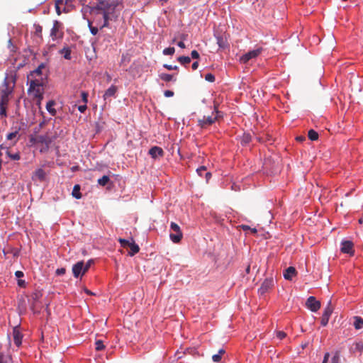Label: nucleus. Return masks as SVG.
<instances>
[{"mask_svg":"<svg viewBox=\"0 0 363 363\" xmlns=\"http://www.w3.org/2000/svg\"><path fill=\"white\" fill-rule=\"evenodd\" d=\"M45 65L41 63L28 76V83H30L28 95L29 98L32 99V102L30 103L35 109L40 108V102L43 99L42 69H45Z\"/></svg>","mask_w":363,"mask_h":363,"instance_id":"nucleus-1","label":"nucleus"},{"mask_svg":"<svg viewBox=\"0 0 363 363\" xmlns=\"http://www.w3.org/2000/svg\"><path fill=\"white\" fill-rule=\"evenodd\" d=\"M9 324L13 327V339L15 345L20 347L22 343L23 338V329L21 327V323H17L14 317H9Z\"/></svg>","mask_w":363,"mask_h":363,"instance_id":"nucleus-2","label":"nucleus"},{"mask_svg":"<svg viewBox=\"0 0 363 363\" xmlns=\"http://www.w3.org/2000/svg\"><path fill=\"white\" fill-rule=\"evenodd\" d=\"M5 89H2L0 92V115L1 116H6V108L9 102V95L11 90L7 86L5 83Z\"/></svg>","mask_w":363,"mask_h":363,"instance_id":"nucleus-3","label":"nucleus"},{"mask_svg":"<svg viewBox=\"0 0 363 363\" xmlns=\"http://www.w3.org/2000/svg\"><path fill=\"white\" fill-rule=\"evenodd\" d=\"M116 5L114 3L106 0H101L96 6L92 8L91 13L100 14L104 11H114Z\"/></svg>","mask_w":363,"mask_h":363,"instance_id":"nucleus-4","label":"nucleus"},{"mask_svg":"<svg viewBox=\"0 0 363 363\" xmlns=\"http://www.w3.org/2000/svg\"><path fill=\"white\" fill-rule=\"evenodd\" d=\"M170 230L172 231L169 234L171 240L174 243L179 242L183 237L180 227L177 223L172 222L170 224Z\"/></svg>","mask_w":363,"mask_h":363,"instance_id":"nucleus-5","label":"nucleus"},{"mask_svg":"<svg viewBox=\"0 0 363 363\" xmlns=\"http://www.w3.org/2000/svg\"><path fill=\"white\" fill-rule=\"evenodd\" d=\"M262 50V49L261 48L250 50L243 55L240 60L242 63H247L249 60L257 57L261 53Z\"/></svg>","mask_w":363,"mask_h":363,"instance_id":"nucleus-6","label":"nucleus"},{"mask_svg":"<svg viewBox=\"0 0 363 363\" xmlns=\"http://www.w3.org/2000/svg\"><path fill=\"white\" fill-rule=\"evenodd\" d=\"M333 307L332 306L331 301H329L321 318V325L323 326H325L328 323L329 318L333 313Z\"/></svg>","mask_w":363,"mask_h":363,"instance_id":"nucleus-7","label":"nucleus"},{"mask_svg":"<svg viewBox=\"0 0 363 363\" xmlns=\"http://www.w3.org/2000/svg\"><path fill=\"white\" fill-rule=\"evenodd\" d=\"M216 116H203V118L202 119H199V125L202 128H206L207 126L213 124L218 118V111H216Z\"/></svg>","mask_w":363,"mask_h":363,"instance_id":"nucleus-8","label":"nucleus"},{"mask_svg":"<svg viewBox=\"0 0 363 363\" xmlns=\"http://www.w3.org/2000/svg\"><path fill=\"white\" fill-rule=\"evenodd\" d=\"M84 262L83 261H80L77 262L72 267V273L74 277L78 278L84 275L86 272H84Z\"/></svg>","mask_w":363,"mask_h":363,"instance_id":"nucleus-9","label":"nucleus"},{"mask_svg":"<svg viewBox=\"0 0 363 363\" xmlns=\"http://www.w3.org/2000/svg\"><path fill=\"white\" fill-rule=\"evenodd\" d=\"M274 281L273 278H267L262 284L258 292L263 295L267 293L274 286Z\"/></svg>","mask_w":363,"mask_h":363,"instance_id":"nucleus-10","label":"nucleus"},{"mask_svg":"<svg viewBox=\"0 0 363 363\" xmlns=\"http://www.w3.org/2000/svg\"><path fill=\"white\" fill-rule=\"evenodd\" d=\"M306 306L313 312H316L320 308V301H317L314 296H310L306 301Z\"/></svg>","mask_w":363,"mask_h":363,"instance_id":"nucleus-11","label":"nucleus"},{"mask_svg":"<svg viewBox=\"0 0 363 363\" xmlns=\"http://www.w3.org/2000/svg\"><path fill=\"white\" fill-rule=\"evenodd\" d=\"M353 243L350 240H343L341 242V252L343 253H347L350 255L354 254Z\"/></svg>","mask_w":363,"mask_h":363,"instance_id":"nucleus-12","label":"nucleus"},{"mask_svg":"<svg viewBox=\"0 0 363 363\" xmlns=\"http://www.w3.org/2000/svg\"><path fill=\"white\" fill-rule=\"evenodd\" d=\"M215 36H216V40H217V44H218V47L220 48L225 49V48L228 47V40H227L226 35H225V34H222V35L216 34Z\"/></svg>","mask_w":363,"mask_h":363,"instance_id":"nucleus-13","label":"nucleus"},{"mask_svg":"<svg viewBox=\"0 0 363 363\" xmlns=\"http://www.w3.org/2000/svg\"><path fill=\"white\" fill-rule=\"evenodd\" d=\"M149 154L151 155V157L154 159L157 158L158 157H162L164 154V151L160 147L155 146L152 147L149 150Z\"/></svg>","mask_w":363,"mask_h":363,"instance_id":"nucleus-14","label":"nucleus"},{"mask_svg":"<svg viewBox=\"0 0 363 363\" xmlns=\"http://www.w3.org/2000/svg\"><path fill=\"white\" fill-rule=\"evenodd\" d=\"M46 177V173L42 169H37L33 175V179L35 181H40L43 182L45 179Z\"/></svg>","mask_w":363,"mask_h":363,"instance_id":"nucleus-15","label":"nucleus"},{"mask_svg":"<svg viewBox=\"0 0 363 363\" xmlns=\"http://www.w3.org/2000/svg\"><path fill=\"white\" fill-rule=\"evenodd\" d=\"M296 274V270L294 267H288L284 272V277L286 280H291L292 278Z\"/></svg>","mask_w":363,"mask_h":363,"instance_id":"nucleus-16","label":"nucleus"},{"mask_svg":"<svg viewBox=\"0 0 363 363\" xmlns=\"http://www.w3.org/2000/svg\"><path fill=\"white\" fill-rule=\"evenodd\" d=\"M50 37L53 40L60 38L58 22L55 21L50 30Z\"/></svg>","mask_w":363,"mask_h":363,"instance_id":"nucleus-17","label":"nucleus"},{"mask_svg":"<svg viewBox=\"0 0 363 363\" xmlns=\"http://www.w3.org/2000/svg\"><path fill=\"white\" fill-rule=\"evenodd\" d=\"M117 91V87L111 85L104 93V98L106 100L108 98L113 96Z\"/></svg>","mask_w":363,"mask_h":363,"instance_id":"nucleus-18","label":"nucleus"},{"mask_svg":"<svg viewBox=\"0 0 363 363\" xmlns=\"http://www.w3.org/2000/svg\"><path fill=\"white\" fill-rule=\"evenodd\" d=\"M128 247L130 249V252L128 253L130 256L135 255L140 250L139 246L133 240Z\"/></svg>","mask_w":363,"mask_h":363,"instance_id":"nucleus-19","label":"nucleus"},{"mask_svg":"<svg viewBox=\"0 0 363 363\" xmlns=\"http://www.w3.org/2000/svg\"><path fill=\"white\" fill-rule=\"evenodd\" d=\"M225 350L223 349L219 350L217 354H215L212 356V359L214 362H220L222 358V355L225 354Z\"/></svg>","mask_w":363,"mask_h":363,"instance_id":"nucleus-20","label":"nucleus"},{"mask_svg":"<svg viewBox=\"0 0 363 363\" xmlns=\"http://www.w3.org/2000/svg\"><path fill=\"white\" fill-rule=\"evenodd\" d=\"M79 191H80L79 185H78V184L74 185L73 190H72V195L73 196V197H74L75 199H81L82 194L79 192Z\"/></svg>","mask_w":363,"mask_h":363,"instance_id":"nucleus-21","label":"nucleus"},{"mask_svg":"<svg viewBox=\"0 0 363 363\" xmlns=\"http://www.w3.org/2000/svg\"><path fill=\"white\" fill-rule=\"evenodd\" d=\"M55 105V102L53 101H50L47 103L46 108L47 111L52 115L55 116L56 113L55 109L53 108Z\"/></svg>","mask_w":363,"mask_h":363,"instance_id":"nucleus-22","label":"nucleus"},{"mask_svg":"<svg viewBox=\"0 0 363 363\" xmlns=\"http://www.w3.org/2000/svg\"><path fill=\"white\" fill-rule=\"evenodd\" d=\"M21 135L19 134L18 131L16 130L12 133H10L7 135V139L9 140H13L16 142L20 138Z\"/></svg>","mask_w":363,"mask_h":363,"instance_id":"nucleus-23","label":"nucleus"},{"mask_svg":"<svg viewBox=\"0 0 363 363\" xmlns=\"http://www.w3.org/2000/svg\"><path fill=\"white\" fill-rule=\"evenodd\" d=\"M354 326L359 330L363 328V319L359 317H354Z\"/></svg>","mask_w":363,"mask_h":363,"instance_id":"nucleus-24","label":"nucleus"},{"mask_svg":"<svg viewBox=\"0 0 363 363\" xmlns=\"http://www.w3.org/2000/svg\"><path fill=\"white\" fill-rule=\"evenodd\" d=\"M60 53L63 55L64 57L66 60H70L71 59V51L69 48H64L60 50Z\"/></svg>","mask_w":363,"mask_h":363,"instance_id":"nucleus-25","label":"nucleus"},{"mask_svg":"<svg viewBox=\"0 0 363 363\" xmlns=\"http://www.w3.org/2000/svg\"><path fill=\"white\" fill-rule=\"evenodd\" d=\"M87 22H88V26H89L91 33L94 35H96L99 31L98 27L93 26L92 22L90 20H88Z\"/></svg>","mask_w":363,"mask_h":363,"instance_id":"nucleus-26","label":"nucleus"},{"mask_svg":"<svg viewBox=\"0 0 363 363\" xmlns=\"http://www.w3.org/2000/svg\"><path fill=\"white\" fill-rule=\"evenodd\" d=\"M177 60L182 65H188L191 62V58L188 56H180Z\"/></svg>","mask_w":363,"mask_h":363,"instance_id":"nucleus-27","label":"nucleus"},{"mask_svg":"<svg viewBox=\"0 0 363 363\" xmlns=\"http://www.w3.org/2000/svg\"><path fill=\"white\" fill-rule=\"evenodd\" d=\"M160 77L161 78V79L164 80V82H170V81L174 80L173 75L169 74H166V73L161 74L160 75Z\"/></svg>","mask_w":363,"mask_h":363,"instance_id":"nucleus-28","label":"nucleus"},{"mask_svg":"<svg viewBox=\"0 0 363 363\" xmlns=\"http://www.w3.org/2000/svg\"><path fill=\"white\" fill-rule=\"evenodd\" d=\"M110 179L108 176L104 175L101 178L98 179V184L101 186H105L108 184Z\"/></svg>","mask_w":363,"mask_h":363,"instance_id":"nucleus-29","label":"nucleus"},{"mask_svg":"<svg viewBox=\"0 0 363 363\" xmlns=\"http://www.w3.org/2000/svg\"><path fill=\"white\" fill-rule=\"evenodd\" d=\"M11 359L10 356L4 354L0 352V363H10Z\"/></svg>","mask_w":363,"mask_h":363,"instance_id":"nucleus-30","label":"nucleus"},{"mask_svg":"<svg viewBox=\"0 0 363 363\" xmlns=\"http://www.w3.org/2000/svg\"><path fill=\"white\" fill-rule=\"evenodd\" d=\"M308 136L311 140H316L318 138V134L314 130H310L308 131Z\"/></svg>","mask_w":363,"mask_h":363,"instance_id":"nucleus-31","label":"nucleus"},{"mask_svg":"<svg viewBox=\"0 0 363 363\" xmlns=\"http://www.w3.org/2000/svg\"><path fill=\"white\" fill-rule=\"evenodd\" d=\"M8 155L13 160H18L21 158L20 152L12 153L11 151H8Z\"/></svg>","mask_w":363,"mask_h":363,"instance_id":"nucleus-32","label":"nucleus"},{"mask_svg":"<svg viewBox=\"0 0 363 363\" xmlns=\"http://www.w3.org/2000/svg\"><path fill=\"white\" fill-rule=\"evenodd\" d=\"M175 52V49L173 47H169L163 50V54L164 55H172Z\"/></svg>","mask_w":363,"mask_h":363,"instance_id":"nucleus-33","label":"nucleus"},{"mask_svg":"<svg viewBox=\"0 0 363 363\" xmlns=\"http://www.w3.org/2000/svg\"><path fill=\"white\" fill-rule=\"evenodd\" d=\"M15 274L18 278V285L20 287H23V279H20L21 277H23V272L21 271H16Z\"/></svg>","mask_w":363,"mask_h":363,"instance_id":"nucleus-34","label":"nucleus"},{"mask_svg":"<svg viewBox=\"0 0 363 363\" xmlns=\"http://www.w3.org/2000/svg\"><path fill=\"white\" fill-rule=\"evenodd\" d=\"M114 11H104V12H101V13L103 15L104 20L108 21L110 15Z\"/></svg>","mask_w":363,"mask_h":363,"instance_id":"nucleus-35","label":"nucleus"},{"mask_svg":"<svg viewBox=\"0 0 363 363\" xmlns=\"http://www.w3.org/2000/svg\"><path fill=\"white\" fill-rule=\"evenodd\" d=\"M250 140H251V136L250 135V134H244V135L242 138V140H241V143L242 145H246L248 143H250Z\"/></svg>","mask_w":363,"mask_h":363,"instance_id":"nucleus-36","label":"nucleus"},{"mask_svg":"<svg viewBox=\"0 0 363 363\" xmlns=\"http://www.w3.org/2000/svg\"><path fill=\"white\" fill-rule=\"evenodd\" d=\"M118 241L121 243V246L123 247H129L130 244L132 242V240L129 241L123 238H120Z\"/></svg>","mask_w":363,"mask_h":363,"instance_id":"nucleus-37","label":"nucleus"},{"mask_svg":"<svg viewBox=\"0 0 363 363\" xmlns=\"http://www.w3.org/2000/svg\"><path fill=\"white\" fill-rule=\"evenodd\" d=\"M33 140L38 143H45L46 144L47 147L48 145V142L46 141L45 138L43 136H41V135L36 136L35 138H34Z\"/></svg>","mask_w":363,"mask_h":363,"instance_id":"nucleus-38","label":"nucleus"},{"mask_svg":"<svg viewBox=\"0 0 363 363\" xmlns=\"http://www.w3.org/2000/svg\"><path fill=\"white\" fill-rule=\"evenodd\" d=\"M205 79L210 82H213L215 81V76L211 73H208L205 76Z\"/></svg>","mask_w":363,"mask_h":363,"instance_id":"nucleus-39","label":"nucleus"},{"mask_svg":"<svg viewBox=\"0 0 363 363\" xmlns=\"http://www.w3.org/2000/svg\"><path fill=\"white\" fill-rule=\"evenodd\" d=\"M96 345V350H101L104 348V345L103 344V342L101 340H97L95 343Z\"/></svg>","mask_w":363,"mask_h":363,"instance_id":"nucleus-40","label":"nucleus"},{"mask_svg":"<svg viewBox=\"0 0 363 363\" xmlns=\"http://www.w3.org/2000/svg\"><path fill=\"white\" fill-rule=\"evenodd\" d=\"M196 172L199 176H202L206 172V167L201 166L196 169Z\"/></svg>","mask_w":363,"mask_h":363,"instance_id":"nucleus-41","label":"nucleus"},{"mask_svg":"<svg viewBox=\"0 0 363 363\" xmlns=\"http://www.w3.org/2000/svg\"><path fill=\"white\" fill-rule=\"evenodd\" d=\"M34 28H35V33L37 35H40L42 32V27L40 25L35 24Z\"/></svg>","mask_w":363,"mask_h":363,"instance_id":"nucleus-42","label":"nucleus"},{"mask_svg":"<svg viewBox=\"0 0 363 363\" xmlns=\"http://www.w3.org/2000/svg\"><path fill=\"white\" fill-rule=\"evenodd\" d=\"M286 333L283 331H278L277 333V337L279 339V340H282L284 339L285 337H286Z\"/></svg>","mask_w":363,"mask_h":363,"instance_id":"nucleus-43","label":"nucleus"},{"mask_svg":"<svg viewBox=\"0 0 363 363\" xmlns=\"http://www.w3.org/2000/svg\"><path fill=\"white\" fill-rule=\"evenodd\" d=\"M92 262H93V260L90 259L86 263H84V272H86L89 269V267H91Z\"/></svg>","mask_w":363,"mask_h":363,"instance_id":"nucleus-44","label":"nucleus"},{"mask_svg":"<svg viewBox=\"0 0 363 363\" xmlns=\"http://www.w3.org/2000/svg\"><path fill=\"white\" fill-rule=\"evenodd\" d=\"M63 2V0H60L58 1L57 3H56V5H55V9H56V12L58 15H60L61 14V11H60V6H59V3H62Z\"/></svg>","mask_w":363,"mask_h":363,"instance_id":"nucleus-45","label":"nucleus"},{"mask_svg":"<svg viewBox=\"0 0 363 363\" xmlns=\"http://www.w3.org/2000/svg\"><path fill=\"white\" fill-rule=\"evenodd\" d=\"M164 67H165L166 69H167L168 70H172V69H178V67L177 66H172V65H164Z\"/></svg>","mask_w":363,"mask_h":363,"instance_id":"nucleus-46","label":"nucleus"},{"mask_svg":"<svg viewBox=\"0 0 363 363\" xmlns=\"http://www.w3.org/2000/svg\"><path fill=\"white\" fill-rule=\"evenodd\" d=\"M164 95L166 97H172V96H174V92L172 91H170V90H166L164 92Z\"/></svg>","mask_w":363,"mask_h":363,"instance_id":"nucleus-47","label":"nucleus"},{"mask_svg":"<svg viewBox=\"0 0 363 363\" xmlns=\"http://www.w3.org/2000/svg\"><path fill=\"white\" fill-rule=\"evenodd\" d=\"M97 26H99L100 29H102L103 28H106V27L108 26V21L104 20V23L102 24H99V23H97Z\"/></svg>","mask_w":363,"mask_h":363,"instance_id":"nucleus-48","label":"nucleus"},{"mask_svg":"<svg viewBox=\"0 0 363 363\" xmlns=\"http://www.w3.org/2000/svg\"><path fill=\"white\" fill-rule=\"evenodd\" d=\"M191 56L193 59H198L199 57V54L196 50H193L191 53Z\"/></svg>","mask_w":363,"mask_h":363,"instance_id":"nucleus-49","label":"nucleus"},{"mask_svg":"<svg viewBox=\"0 0 363 363\" xmlns=\"http://www.w3.org/2000/svg\"><path fill=\"white\" fill-rule=\"evenodd\" d=\"M65 268H60L56 270V274L59 276L63 275L65 273Z\"/></svg>","mask_w":363,"mask_h":363,"instance_id":"nucleus-50","label":"nucleus"},{"mask_svg":"<svg viewBox=\"0 0 363 363\" xmlns=\"http://www.w3.org/2000/svg\"><path fill=\"white\" fill-rule=\"evenodd\" d=\"M86 105H81V106H78V110L81 112V113H84L86 109Z\"/></svg>","mask_w":363,"mask_h":363,"instance_id":"nucleus-51","label":"nucleus"},{"mask_svg":"<svg viewBox=\"0 0 363 363\" xmlns=\"http://www.w3.org/2000/svg\"><path fill=\"white\" fill-rule=\"evenodd\" d=\"M74 0H65V4L66 6H73Z\"/></svg>","mask_w":363,"mask_h":363,"instance_id":"nucleus-52","label":"nucleus"},{"mask_svg":"<svg viewBox=\"0 0 363 363\" xmlns=\"http://www.w3.org/2000/svg\"><path fill=\"white\" fill-rule=\"evenodd\" d=\"M82 100L86 104L87 102V94L85 92L82 93Z\"/></svg>","mask_w":363,"mask_h":363,"instance_id":"nucleus-53","label":"nucleus"},{"mask_svg":"<svg viewBox=\"0 0 363 363\" xmlns=\"http://www.w3.org/2000/svg\"><path fill=\"white\" fill-rule=\"evenodd\" d=\"M205 177H206V182H208V180L211 179V172H205Z\"/></svg>","mask_w":363,"mask_h":363,"instance_id":"nucleus-54","label":"nucleus"},{"mask_svg":"<svg viewBox=\"0 0 363 363\" xmlns=\"http://www.w3.org/2000/svg\"><path fill=\"white\" fill-rule=\"evenodd\" d=\"M329 353H326L324 356V359L322 363H328V357H329Z\"/></svg>","mask_w":363,"mask_h":363,"instance_id":"nucleus-55","label":"nucleus"},{"mask_svg":"<svg viewBox=\"0 0 363 363\" xmlns=\"http://www.w3.org/2000/svg\"><path fill=\"white\" fill-rule=\"evenodd\" d=\"M198 66H199V62H194L192 64V65H191L192 69H193L194 70H196V69L198 68Z\"/></svg>","mask_w":363,"mask_h":363,"instance_id":"nucleus-56","label":"nucleus"},{"mask_svg":"<svg viewBox=\"0 0 363 363\" xmlns=\"http://www.w3.org/2000/svg\"><path fill=\"white\" fill-rule=\"evenodd\" d=\"M241 228L243 230H249L250 229V227L247 225H240Z\"/></svg>","mask_w":363,"mask_h":363,"instance_id":"nucleus-57","label":"nucleus"},{"mask_svg":"<svg viewBox=\"0 0 363 363\" xmlns=\"http://www.w3.org/2000/svg\"><path fill=\"white\" fill-rule=\"evenodd\" d=\"M331 363H338V357L334 356L331 359Z\"/></svg>","mask_w":363,"mask_h":363,"instance_id":"nucleus-58","label":"nucleus"},{"mask_svg":"<svg viewBox=\"0 0 363 363\" xmlns=\"http://www.w3.org/2000/svg\"><path fill=\"white\" fill-rule=\"evenodd\" d=\"M177 45L181 48H185V45L184 43H183V41H179L178 43H177Z\"/></svg>","mask_w":363,"mask_h":363,"instance_id":"nucleus-59","label":"nucleus"},{"mask_svg":"<svg viewBox=\"0 0 363 363\" xmlns=\"http://www.w3.org/2000/svg\"><path fill=\"white\" fill-rule=\"evenodd\" d=\"M249 230H250L253 234H256L257 232V229L255 228H250V229Z\"/></svg>","mask_w":363,"mask_h":363,"instance_id":"nucleus-60","label":"nucleus"},{"mask_svg":"<svg viewBox=\"0 0 363 363\" xmlns=\"http://www.w3.org/2000/svg\"><path fill=\"white\" fill-rule=\"evenodd\" d=\"M186 35H182L181 36V39H182V40H181V41H182V40H185V39H186Z\"/></svg>","mask_w":363,"mask_h":363,"instance_id":"nucleus-61","label":"nucleus"},{"mask_svg":"<svg viewBox=\"0 0 363 363\" xmlns=\"http://www.w3.org/2000/svg\"><path fill=\"white\" fill-rule=\"evenodd\" d=\"M85 291L88 294H92V293L90 291L87 290V289Z\"/></svg>","mask_w":363,"mask_h":363,"instance_id":"nucleus-62","label":"nucleus"},{"mask_svg":"<svg viewBox=\"0 0 363 363\" xmlns=\"http://www.w3.org/2000/svg\"><path fill=\"white\" fill-rule=\"evenodd\" d=\"M296 139H297V140H303V138H297Z\"/></svg>","mask_w":363,"mask_h":363,"instance_id":"nucleus-63","label":"nucleus"},{"mask_svg":"<svg viewBox=\"0 0 363 363\" xmlns=\"http://www.w3.org/2000/svg\"><path fill=\"white\" fill-rule=\"evenodd\" d=\"M249 271H250V267H248L247 268V272H249Z\"/></svg>","mask_w":363,"mask_h":363,"instance_id":"nucleus-64","label":"nucleus"}]
</instances>
